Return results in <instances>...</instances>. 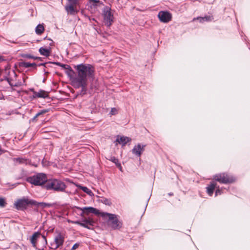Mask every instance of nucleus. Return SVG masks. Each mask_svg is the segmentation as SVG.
<instances>
[{
	"label": "nucleus",
	"mask_w": 250,
	"mask_h": 250,
	"mask_svg": "<svg viewBox=\"0 0 250 250\" xmlns=\"http://www.w3.org/2000/svg\"><path fill=\"white\" fill-rule=\"evenodd\" d=\"M77 76L72 81H78L81 83L87 82V79H93L94 78V67L90 64L81 63L75 66Z\"/></svg>",
	"instance_id": "1"
},
{
	"label": "nucleus",
	"mask_w": 250,
	"mask_h": 250,
	"mask_svg": "<svg viewBox=\"0 0 250 250\" xmlns=\"http://www.w3.org/2000/svg\"><path fill=\"white\" fill-rule=\"evenodd\" d=\"M44 188L47 190H53L57 192H63L66 186L62 181L57 179H51L47 180Z\"/></svg>",
	"instance_id": "2"
},
{
	"label": "nucleus",
	"mask_w": 250,
	"mask_h": 250,
	"mask_svg": "<svg viewBox=\"0 0 250 250\" xmlns=\"http://www.w3.org/2000/svg\"><path fill=\"white\" fill-rule=\"evenodd\" d=\"M101 216L103 217H108L107 223L108 227L112 229H120L122 228L123 223L119 219L117 215L103 212L101 213Z\"/></svg>",
	"instance_id": "3"
},
{
	"label": "nucleus",
	"mask_w": 250,
	"mask_h": 250,
	"mask_svg": "<svg viewBox=\"0 0 250 250\" xmlns=\"http://www.w3.org/2000/svg\"><path fill=\"white\" fill-rule=\"evenodd\" d=\"M47 178L46 174L39 173L27 178V181L35 186H43L46 183Z\"/></svg>",
	"instance_id": "4"
},
{
	"label": "nucleus",
	"mask_w": 250,
	"mask_h": 250,
	"mask_svg": "<svg viewBox=\"0 0 250 250\" xmlns=\"http://www.w3.org/2000/svg\"><path fill=\"white\" fill-rule=\"evenodd\" d=\"M32 204H35L34 200H29L25 197H23L15 202L14 206L17 210H24L27 208L28 205H32Z\"/></svg>",
	"instance_id": "5"
},
{
	"label": "nucleus",
	"mask_w": 250,
	"mask_h": 250,
	"mask_svg": "<svg viewBox=\"0 0 250 250\" xmlns=\"http://www.w3.org/2000/svg\"><path fill=\"white\" fill-rule=\"evenodd\" d=\"M111 10V8L107 6H104L103 10L104 21L107 26H110L113 22V14Z\"/></svg>",
	"instance_id": "6"
},
{
	"label": "nucleus",
	"mask_w": 250,
	"mask_h": 250,
	"mask_svg": "<svg viewBox=\"0 0 250 250\" xmlns=\"http://www.w3.org/2000/svg\"><path fill=\"white\" fill-rule=\"evenodd\" d=\"M214 179L222 184L231 183L235 181V179L232 176L225 173L216 175L214 177Z\"/></svg>",
	"instance_id": "7"
},
{
	"label": "nucleus",
	"mask_w": 250,
	"mask_h": 250,
	"mask_svg": "<svg viewBox=\"0 0 250 250\" xmlns=\"http://www.w3.org/2000/svg\"><path fill=\"white\" fill-rule=\"evenodd\" d=\"M64 241V236L61 233H58L54 238V243L51 244L50 249L56 250L62 246Z\"/></svg>",
	"instance_id": "8"
},
{
	"label": "nucleus",
	"mask_w": 250,
	"mask_h": 250,
	"mask_svg": "<svg viewBox=\"0 0 250 250\" xmlns=\"http://www.w3.org/2000/svg\"><path fill=\"white\" fill-rule=\"evenodd\" d=\"M11 76L7 81L11 87H19L21 86L23 83L21 81H17V75L15 71H11Z\"/></svg>",
	"instance_id": "9"
},
{
	"label": "nucleus",
	"mask_w": 250,
	"mask_h": 250,
	"mask_svg": "<svg viewBox=\"0 0 250 250\" xmlns=\"http://www.w3.org/2000/svg\"><path fill=\"white\" fill-rule=\"evenodd\" d=\"M158 17L160 21L164 23H167L171 20V15L168 11H161L159 12Z\"/></svg>",
	"instance_id": "10"
},
{
	"label": "nucleus",
	"mask_w": 250,
	"mask_h": 250,
	"mask_svg": "<svg viewBox=\"0 0 250 250\" xmlns=\"http://www.w3.org/2000/svg\"><path fill=\"white\" fill-rule=\"evenodd\" d=\"M79 208L83 211L82 214H81V216H83V214L84 213L88 214L89 213H92L96 215L100 214L101 215L102 212H100L98 209L93 207H84L83 208Z\"/></svg>",
	"instance_id": "11"
},
{
	"label": "nucleus",
	"mask_w": 250,
	"mask_h": 250,
	"mask_svg": "<svg viewBox=\"0 0 250 250\" xmlns=\"http://www.w3.org/2000/svg\"><path fill=\"white\" fill-rule=\"evenodd\" d=\"M145 146L146 145H142L141 144H138L134 146L132 150V152L134 154L140 157L142 152L145 150Z\"/></svg>",
	"instance_id": "12"
},
{
	"label": "nucleus",
	"mask_w": 250,
	"mask_h": 250,
	"mask_svg": "<svg viewBox=\"0 0 250 250\" xmlns=\"http://www.w3.org/2000/svg\"><path fill=\"white\" fill-rule=\"evenodd\" d=\"M73 85L76 88H82L81 94L84 95L87 91V82H84L83 83H79L78 81H72Z\"/></svg>",
	"instance_id": "13"
},
{
	"label": "nucleus",
	"mask_w": 250,
	"mask_h": 250,
	"mask_svg": "<svg viewBox=\"0 0 250 250\" xmlns=\"http://www.w3.org/2000/svg\"><path fill=\"white\" fill-rule=\"evenodd\" d=\"M34 97L46 98L48 97V94L45 90L40 89L39 91L32 90Z\"/></svg>",
	"instance_id": "14"
},
{
	"label": "nucleus",
	"mask_w": 250,
	"mask_h": 250,
	"mask_svg": "<svg viewBox=\"0 0 250 250\" xmlns=\"http://www.w3.org/2000/svg\"><path fill=\"white\" fill-rule=\"evenodd\" d=\"M131 140V139L128 137H119V136H118L116 140V141L119 143V144H121L122 146H125L127 143L130 142Z\"/></svg>",
	"instance_id": "15"
},
{
	"label": "nucleus",
	"mask_w": 250,
	"mask_h": 250,
	"mask_svg": "<svg viewBox=\"0 0 250 250\" xmlns=\"http://www.w3.org/2000/svg\"><path fill=\"white\" fill-rule=\"evenodd\" d=\"M41 235V233L40 232H36L34 233V234L32 235L31 237L30 238V241L32 245V246L38 250V249L37 248L36 243L38 237Z\"/></svg>",
	"instance_id": "16"
},
{
	"label": "nucleus",
	"mask_w": 250,
	"mask_h": 250,
	"mask_svg": "<svg viewBox=\"0 0 250 250\" xmlns=\"http://www.w3.org/2000/svg\"><path fill=\"white\" fill-rule=\"evenodd\" d=\"M11 71H15L14 70H12L10 68V67L7 65L6 66H5L4 70L3 71V80H5L6 81H8V78L10 77L11 76Z\"/></svg>",
	"instance_id": "17"
},
{
	"label": "nucleus",
	"mask_w": 250,
	"mask_h": 250,
	"mask_svg": "<svg viewBox=\"0 0 250 250\" xmlns=\"http://www.w3.org/2000/svg\"><path fill=\"white\" fill-rule=\"evenodd\" d=\"M76 5L68 4L65 7V9L67 13L70 15L75 14L77 11L75 8Z\"/></svg>",
	"instance_id": "18"
},
{
	"label": "nucleus",
	"mask_w": 250,
	"mask_h": 250,
	"mask_svg": "<svg viewBox=\"0 0 250 250\" xmlns=\"http://www.w3.org/2000/svg\"><path fill=\"white\" fill-rule=\"evenodd\" d=\"M216 186V184L212 182L207 187V192L209 196H211L213 194Z\"/></svg>",
	"instance_id": "19"
},
{
	"label": "nucleus",
	"mask_w": 250,
	"mask_h": 250,
	"mask_svg": "<svg viewBox=\"0 0 250 250\" xmlns=\"http://www.w3.org/2000/svg\"><path fill=\"white\" fill-rule=\"evenodd\" d=\"M19 65L20 67H24V68H28L29 67H36L37 66V64L35 62L33 63H29L27 62H20L19 63Z\"/></svg>",
	"instance_id": "20"
},
{
	"label": "nucleus",
	"mask_w": 250,
	"mask_h": 250,
	"mask_svg": "<svg viewBox=\"0 0 250 250\" xmlns=\"http://www.w3.org/2000/svg\"><path fill=\"white\" fill-rule=\"evenodd\" d=\"M39 51L41 55L44 56L45 57H48L50 54V49H47L42 47H41L39 49Z\"/></svg>",
	"instance_id": "21"
},
{
	"label": "nucleus",
	"mask_w": 250,
	"mask_h": 250,
	"mask_svg": "<svg viewBox=\"0 0 250 250\" xmlns=\"http://www.w3.org/2000/svg\"><path fill=\"white\" fill-rule=\"evenodd\" d=\"M34 202H35V204H32V205L37 206L38 207H41L42 208H45L47 207H51V204L49 203H46L44 202H38L35 200H34Z\"/></svg>",
	"instance_id": "22"
},
{
	"label": "nucleus",
	"mask_w": 250,
	"mask_h": 250,
	"mask_svg": "<svg viewBox=\"0 0 250 250\" xmlns=\"http://www.w3.org/2000/svg\"><path fill=\"white\" fill-rule=\"evenodd\" d=\"M212 17L210 16H206L204 17H199L197 20H199L200 22H204L205 21H209L212 20Z\"/></svg>",
	"instance_id": "23"
},
{
	"label": "nucleus",
	"mask_w": 250,
	"mask_h": 250,
	"mask_svg": "<svg viewBox=\"0 0 250 250\" xmlns=\"http://www.w3.org/2000/svg\"><path fill=\"white\" fill-rule=\"evenodd\" d=\"M48 112V110L47 109H43L41 110L40 112H39L38 113L36 114V115L32 119V122H36L37 121V118L42 115H43Z\"/></svg>",
	"instance_id": "24"
},
{
	"label": "nucleus",
	"mask_w": 250,
	"mask_h": 250,
	"mask_svg": "<svg viewBox=\"0 0 250 250\" xmlns=\"http://www.w3.org/2000/svg\"><path fill=\"white\" fill-rule=\"evenodd\" d=\"M99 3H101L99 0H89V4L91 8H96Z\"/></svg>",
	"instance_id": "25"
},
{
	"label": "nucleus",
	"mask_w": 250,
	"mask_h": 250,
	"mask_svg": "<svg viewBox=\"0 0 250 250\" xmlns=\"http://www.w3.org/2000/svg\"><path fill=\"white\" fill-rule=\"evenodd\" d=\"M53 63L61 66L65 69H68L70 71H72L71 67L69 65L62 64L60 62H53Z\"/></svg>",
	"instance_id": "26"
},
{
	"label": "nucleus",
	"mask_w": 250,
	"mask_h": 250,
	"mask_svg": "<svg viewBox=\"0 0 250 250\" xmlns=\"http://www.w3.org/2000/svg\"><path fill=\"white\" fill-rule=\"evenodd\" d=\"M44 28L42 25L39 24L36 28V33L38 35H41L44 31Z\"/></svg>",
	"instance_id": "27"
},
{
	"label": "nucleus",
	"mask_w": 250,
	"mask_h": 250,
	"mask_svg": "<svg viewBox=\"0 0 250 250\" xmlns=\"http://www.w3.org/2000/svg\"><path fill=\"white\" fill-rule=\"evenodd\" d=\"M109 160L115 164L117 167H120V169H121L122 167L121 164L119 163V160L117 158L114 156H111Z\"/></svg>",
	"instance_id": "28"
},
{
	"label": "nucleus",
	"mask_w": 250,
	"mask_h": 250,
	"mask_svg": "<svg viewBox=\"0 0 250 250\" xmlns=\"http://www.w3.org/2000/svg\"><path fill=\"white\" fill-rule=\"evenodd\" d=\"M81 222L84 223L87 225L88 224L89 225H90L91 226H93L94 224L95 223L94 221L92 219H90V218L83 219L82 220V222Z\"/></svg>",
	"instance_id": "29"
},
{
	"label": "nucleus",
	"mask_w": 250,
	"mask_h": 250,
	"mask_svg": "<svg viewBox=\"0 0 250 250\" xmlns=\"http://www.w3.org/2000/svg\"><path fill=\"white\" fill-rule=\"evenodd\" d=\"M81 189L83 192L87 193L88 195H89L90 196H93L94 195V194L93 193L92 191L90 189H89L88 188H87L86 187L81 186Z\"/></svg>",
	"instance_id": "30"
},
{
	"label": "nucleus",
	"mask_w": 250,
	"mask_h": 250,
	"mask_svg": "<svg viewBox=\"0 0 250 250\" xmlns=\"http://www.w3.org/2000/svg\"><path fill=\"white\" fill-rule=\"evenodd\" d=\"M101 202L102 203L105 204V205H107L109 206H110L112 205V202L111 201V200L106 198H104V197L102 198V199L101 200Z\"/></svg>",
	"instance_id": "31"
},
{
	"label": "nucleus",
	"mask_w": 250,
	"mask_h": 250,
	"mask_svg": "<svg viewBox=\"0 0 250 250\" xmlns=\"http://www.w3.org/2000/svg\"><path fill=\"white\" fill-rule=\"evenodd\" d=\"M75 224H78V225H79L84 228H86L88 229H92L91 226L89 225L88 224L87 225L84 223H81L80 221H76V222H75Z\"/></svg>",
	"instance_id": "32"
},
{
	"label": "nucleus",
	"mask_w": 250,
	"mask_h": 250,
	"mask_svg": "<svg viewBox=\"0 0 250 250\" xmlns=\"http://www.w3.org/2000/svg\"><path fill=\"white\" fill-rule=\"evenodd\" d=\"M6 203L4 198L0 197V207L3 208L5 207Z\"/></svg>",
	"instance_id": "33"
},
{
	"label": "nucleus",
	"mask_w": 250,
	"mask_h": 250,
	"mask_svg": "<svg viewBox=\"0 0 250 250\" xmlns=\"http://www.w3.org/2000/svg\"><path fill=\"white\" fill-rule=\"evenodd\" d=\"M21 57L26 59H32L34 58V56L28 54H22L21 55Z\"/></svg>",
	"instance_id": "34"
},
{
	"label": "nucleus",
	"mask_w": 250,
	"mask_h": 250,
	"mask_svg": "<svg viewBox=\"0 0 250 250\" xmlns=\"http://www.w3.org/2000/svg\"><path fill=\"white\" fill-rule=\"evenodd\" d=\"M15 161L19 164L24 163L25 162V160L22 158H17L15 159Z\"/></svg>",
	"instance_id": "35"
},
{
	"label": "nucleus",
	"mask_w": 250,
	"mask_h": 250,
	"mask_svg": "<svg viewBox=\"0 0 250 250\" xmlns=\"http://www.w3.org/2000/svg\"><path fill=\"white\" fill-rule=\"evenodd\" d=\"M68 4L77 5L79 2V0H67Z\"/></svg>",
	"instance_id": "36"
},
{
	"label": "nucleus",
	"mask_w": 250,
	"mask_h": 250,
	"mask_svg": "<svg viewBox=\"0 0 250 250\" xmlns=\"http://www.w3.org/2000/svg\"><path fill=\"white\" fill-rule=\"evenodd\" d=\"M53 62H44V63H41L38 64L37 65L39 66H43L45 67H46V65L49 63H53Z\"/></svg>",
	"instance_id": "37"
},
{
	"label": "nucleus",
	"mask_w": 250,
	"mask_h": 250,
	"mask_svg": "<svg viewBox=\"0 0 250 250\" xmlns=\"http://www.w3.org/2000/svg\"><path fill=\"white\" fill-rule=\"evenodd\" d=\"M117 112V110L116 108H112L110 112V114L111 115H114Z\"/></svg>",
	"instance_id": "38"
},
{
	"label": "nucleus",
	"mask_w": 250,
	"mask_h": 250,
	"mask_svg": "<svg viewBox=\"0 0 250 250\" xmlns=\"http://www.w3.org/2000/svg\"><path fill=\"white\" fill-rule=\"evenodd\" d=\"M80 246V243H75L72 247V248H71V250H75L76 249H77Z\"/></svg>",
	"instance_id": "39"
},
{
	"label": "nucleus",
	"mask_w": 250,
	"mask_h": 250,
	"mask_svg": "<svg viewBox=\"0 0 250 250\" xmlns=\"http://www.w3.org/2000/svg\"><path fill=\"white\" fill-rule=\"evenodd\" d=\"M42 237L43 238L44 241V247H46V246L47 244L46 238L44 235H42Z\"/></svg>",
	"instance_id": "40"
},
{
	"label": "nucleus",
	"mask_w": 250,
	"mask_h": 250,
	"mask_svg": "<svg viewBox=\"0 0 250 250\" xmlns=\"http://www.w3.org/2000/svg\"><path fill=\"white\" fill-rule=\"evenodd\" d=\"M87 18L89 20V21L91 22L92 21H97L94 18H91L90 16H87Z\"/></svg>",
	"instance_id": "41"
},
{
	"label": "nucleus",
	"mask_w": 250,
	"mask_h": 250,
	"mask_svg": "<svg viewBox=\"0 0 250 250\" xmlns=\"http://www.w3.org/2000/svg\"><path fill=\"white\" fill-rule=\"evenodd\" d=\"M221 190L220 189H217L215 191V196H217L218 195H220L221 194Z\"/></svg>",
	"instance_id": "42"
},
{
	"label": "nucleus",
	"mask_w": 250,
	"mask_h": 250,
	"mask_svg": "<svg viewBox=\"0 0 250 250\" xmlns=\"http://www.w3.org/2000/svg\"><path fill=\"white\" fill-rule=\"evenodd\" d=\"M33 59L34 60H40V61H42V58L41 57H35L34 56V58H33Z\"/></svg>",
	"instance_id": "43"
},
{
	"label": "nucleus",
	"mask_w": 250,
	"mask_h": 250,
	"mask_svg": "<svg viewBox=\"0 0 250 250\" xmlns=\"http://www.w3.org/2000/svg\"><path fill=\"white\" fill-rule=\"evenodd\" d=\"M173 195V194L172 192H170V193H168V195H169V196H172Z\"/></svg>",
	"instance_id": "44"
},
{
	"label": "nucleus",
	"mask_w": 250,
	"mask_h": 250,
	"mask_svg": "<svg viewBox=\"0 0 250 250\" xmlns=\"http://www.w3.org/2000/svg\"><path fill=\"white\" fill-rule=\"evenodd\" d=\"M3 60V59H2L1 57H0V62L2 61Z\"/></svg>",
	"instance_id": "45"
}]
</instances>
